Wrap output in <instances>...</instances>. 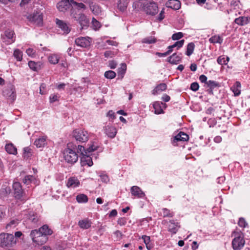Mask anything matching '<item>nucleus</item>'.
I'll return each instance as SVG.
<instances>
[{
  "label": "nucleus",
  "mask_w": 250,
  "mask_h": 250,
  "mask_svg": "<svg viewBox=\"0 0 250 250\" xmlns=\"http://www.w3.org/2000/svg\"><path fill=\"white\" fill-rule=\"evenodd\" d=\"M156 42V38H155L154 37H149L146 38L143 40V42L144 43H149V44L155 43V42Z\"/></svg>",
  "instance_id": "49"
},
{
  "label": "nucleus",
  "mask_w": 250,
  "mask_h": 250,
  "mask_svg": "<svg viewBox=\"0 0 250 250\" xmlns=\"http://www.w3.org/2000/svg\"><path fill=\"white\" fill-rule=\"evenodd\" d=\"M118 7L121 11H124L127 6V2L126 0H118Z\"/></svg>",
  "instance_id": "32"
},
{
  "label": "nucleus",
  "mask_w": 250,
  "mask_h": 250,
  "mask_svg": "<svg viewBox=\"0 0 250 250\" xmlns=\"http://www.w3.org/2000/svg\"><path fill=\"white\" fill-rule=\"evenodd\" d=\"M28 219L31 222L35 224L38 222L39 218L36 213L30 212L28 215Z\"/></svg>",
  "instance_id": "38"
},
{
  "label": "nucleus",
  "mask_w": 250,
  "mask_h": 250,
  "mask_svg": "<svg viewBox=\"0 0 250 250\" xmlns=\"http://www.w3.org/2000/svg\"><path fill=\"white\" fill-rule=\"evenodd\" d=\"M85 151H86V149H85L83 146L80 145L78 146V151L80 152L82 154V156L84 155Z\"/></svg>",
  "instance_id": "63"
},
{
  "label": "nucleus",
  "mask_w": 250,
  "mask_h": 250,
  "mask_svg": "<svg viewBox=\"0 0 250 250\" xmlns=\"http://www.w3.org/2000/svg\"><path fill=\"white\" fill-rule=\"evenodd\" d=\"M70 2H71L72 6H76L79 10L83 9L85 10L86 8V6L82 2H77L74 0H70Z\"/></svg>",
  "instance_id": "36"
},
{
  "label": "nucleus",
  "mask_w": 250,
  "mask_h": 250,
  "mask_svg": "<svg viewBox=\"0 0 250 250\" xmlns=\"http://www.w3.org/2000/svg\"><path fill=\"white\" fill-rule=\"evenodd\" d=\"M76 200L79 203H86L88 201V197L84 194H80L76 196Z\"/></svg>",
  "instance_id": "33"
},
{
  "label": "nucleus",
  "mask_w": 250,
  "mask_h": 250,
  "mask_svg": "<svg viewBox=\"0 0 250 250\" xmlns=\"http://www.w3.org/2000/svg\"><path fill=\"white\" fill-rule=\"evenodd\" d=\"M3 95L7 99L14 101L16 97V94L13 85L9 83L5 87L3 90Z\"/></svg>",
  "instance_id": "8"
},
{
  "label": "nucleus",
  "mask_w": 250,
  "mask_h": 250,
  "mask_svg": "<svg viewBox=\"0 0 250 250\" xmlns=\"http://www.w3.org/2000/svg\"><path fill=\"white\" fill-rule=\"evenodd\" d=\"M165 9L163 8L160 12L156 20L158 21H161L165 18Z\"/></svg>",
  "instance_id": "53"
},
{
  "label": "nucleus",
  "mask_w": 250,
  "mask_h": 250,
  "mask_svg": "<svg viewBox=\"0 0 250 250\" xmlns=\"http://www.w3.org/2000/svg\"><path fill=\"white\" fill-rule=\"evenodd\" d=\"M238 225L241 227L245 228L247 225V223L243 218H240L238 221Z\"/></svg>",
  "instance_id": "57"
},
{
  "label": "nucleus",
  "mask_w": 250,
  "mask_h": 250,
  "mask_svg": "<svg viewBox=\"0 0 250 250\" xmlns=\"http://www.w3.org/2000/svg\"><path fill=\"white\" fill-rule=\"evenodd\" d=\"M14 56L18 61H21L22 58V53L19 49H16L14 52Z\"/></svg>",
  "instance_id": "46"
},
{
  "label": "nucleus",
  "mask_w": 250,
  "mask_h": 250,
  "mask_svg": "<svg viewBox=\"0 0 250 250\" xmlns=\"http://www.w3.org/2000/svg\"><path fill=\"white\" fill-rule=\"evenodd\" d=\"M167 88V85L165 83H161L157 85L155 88L152 90V93L153 95H157L160 94L161 92L166 90Z\"/></svg>",
  "instance_id": "22"
},
{
  "label": "nucleus",
  "mask_w": 250,
  "mask_h": 250,
  "mask_svg": "<svg viewBox=\"0 0 250 250\" xmlns=\"http://www.w3.org/2000/svg\"><path fill=\"white\" fill-rule=\"evenodd\" d=\"M92 22L93 25L96 28H99L101 27L100 23L94 18L92 19Z\"/></svg>",
  "instance_id": "60"
},
{
  "label": "nucleus",
  "mask_w": 250,
  "mask_h": 250,
  "mask_svg": "<svg viewBox=\"0 0 250 250\" xmlns=\"http://www.w3.org/2000/svg\"><path fill=\"white\" fill-rule=\"evenodd\" d=\"M184 42V40L176 42L173 45L169 46L168 49V50H170L171 52L172 51V48L175 47H177L178 48H181L183 45Z\"/></svg>",
  "instance_id": "39"
},
{
  "label": "nucleus",
  "mask_w": 250,
  "mask_h": 250,
  "mask_svg": "<svg viewBox=\"0 0 250 250\" xmlns=\"http://www.w3.org/2000/svg\"><path fill=\"white\" fill-rule=\"evenodd\" d=\"M131 192L134 196L138 198H143L145 196V193L137 186H133L131 188Z\"/></svg>",
  "instance_id": "19"
},
{
  "label": "nucleus",
  "mask_w": 250,
  "mask_h": 250,
  "mask_svg": "<svg viewBox=\"0 0 250 250\" xmlns=\"http://www.w3.org/2000/svg\"><path fill=\"white\" fill-rule=\"evenodd\" d=\"M126 223V219L125 218H120L118 220V224L120 226H124Z\"/></svg>",
  "instance_id": "62"
},
{
  "label": "nucleus",
  "mask_w": 250,
  "mask_h": 250,
  "mask_svg": "<svg viewBox=\"0 0 250 250\" xmlns=\"http://www.w3.org/2000/svg\"><path fill=\"white\" fill-rule=\"evenodd\" d=\"M232 235L234 237L232 241V246L234 250H240L245 244L244 235L241 232L233 231Z\"/></svg>",
  "instance_id": "2"
},
{
  "label": "nucleus",
  "mask_w": 250,
  "mask_h": 250,
  "mask_svg": "<svg viewBox=\"0 0 250 250\" xmlns=\"http://www.w3.org/2000/svg\"><path fill=\"white\" fill-rule=\"evenodd\" d=\"M80 184V181L77 178L71 177L68 179L66 186L68 188H75L79 186Z\"/></svg>",
  "instance_id": "20"
},
{
  "label": "nucleus",
  "mask_w": 250,
  "mask_h": 250,
  "mask_svg": "<svg viewBox=\"0 0 250 250\" xmlns=\"http://www.w3.org/2000/svg\"><path fill=\"white\" fill-rule=\"evenodd\" d=\"M41 231H40V229L39 230L34 229L31 231L30 233V236L32 237V240H34L36 238V237H38L42 235Z\"/></svg>",
  "instance_id": "44"
},
{
  "label": "nucleus",
  "mask_w": 250,
  "mask_h": 250,
  "mask_svg": "<svg viewBox=\"0 0 250 250\" xmlns=\"http://www.w3.org/2000/svg\"><path fill=\"white\" fill-rule=\"evenodd\" d=\"M126 69V65L125 63H122L121 66L118 69V74L121 76L122 78L124 77Z\"/></svg>",
  "instance_id": "48"
},
{
  "label": "nucleus",
  "mask_w": 250,
  "mask_h": 250,
  "mask_svg": "<svg viewBox=\"0 0 250 250\" xmlns=\"http://www.w3.org/2000/svg\"><path fill=\"white\" fill-rule=\"evenodd\" d=\"M73 137L80 142H85L88 140V132L84 130L76 129L72 133Z\"/></svg>",
  "instance_id": "7"
},
{
  "label": "nucleus",
  "mask_w": 250,
  "mask_h": 250,
  "mask_svg": "<svg viewBox=\"0 0 250 250\" xmlns=\"http://www.w3.org/2000/svg\"><path fill=\"white\" fill-rule=\"evenodd\" d=\"M241 87V83L239 82H236L234 85L231 87V89L234 93L235 96H237L240 95L241 90L240 89Z\"/></svg>",
  "instance_id": "28"
},
{
  "label": "nucleus",
  "mask_w": 250,
  "mask_h": 250,
  "mask_svg": "<svg viewBox=\"0 0 250 250\" xmlns=\"http://www.w3.org/2000/svg\"><path fill=\"white\" fill-rule=\"evenodd\" d=\"M115 54H116L114 53V52L112 51H106L104 53V55L106 58H112L114 57L115 55Z\"/></svg>",
  "instance_id": "58"
},
{
  "label": "nucleus",
  "mask_w": 250,
  "mask_h": 250,
  "mask_svg": "<svg viewBox=\"0 0 250 250\" xmlns=\"http://www.w3.org/2000/svg\"><path fill=\"white\" fill-rule=\"evenodd\" d=\"M5 148L6 151L9 154H16L17 153L16 147L12 144L6 145Z\"/></svg>",
  "instance_id": "29"
},
{
  "label": "nucleus",
  "mask_w": 250,
  "mask_h": 250,
  "mask_svg": "<svg viewBox=\"0 0 250 250\" xmlns=\"http://www.w3.org/2000/svg\"><path fill=\"white\" fill-rule=\"evenodd\" d=\"M234 22L240 26L245 25L250 22V17L245 16L240 17L235 19Z\"/></svg>",
  "instance_id": "18"
},
{
  "label": "nucleus",
  "mask_w": 250,
  "mask_h": 250,
  "mask_svg": "<svg viewBox=\"0 0 250 250\" xmlns=\"http://www.w3.org/2000/svg\"><path fill=\"white\" fill-rule=\"evenodd\" d=\"M105 133L110 138H113L117 133V129L112 126L107 125L105 127Z\"/></svg>",
  "instance_id": "21"
},
{
  "label": "nucleus",
  "mask_w": 250,
  "mask_h": 250,
  "mask_svg": "<svg viewBox=\"0 0 250 250\" xmlns=\"http://www.w3.org/2000/svg\"><path fill=\"white\" fill-rule=\"evenodd\" d=\"M29 20L36 24L38 26H41L42 24V16L40 12L34 13L28 17Z\"/></svg>",
  "instance_id": "11"
},
{
  "label": "nucleus",
  "mask_w": 250,
  "mask_h": 250,
  "mask_svg": "<svg viewBox=\"0 0 250 250\" xmlns=\"http://www.w3.org/2000/svg\"><path fill=\"white\" fill-rule=\"evenodd\" d=\"M28 66L30 69L35 71H37L40 67V65L38 63L32 61H30L28 62Z\"/></svg>",
  "instance_id": "41"
},
{
  "label": "nucleus",
  "mask_w": 250,
  "mask_h": 250,
  "mask_svg": "<svg viewBox=\"0 0 250 250\" xmlns=\"http://www.w3.org/2000/svg\"><path fill=\"white\" fill-rule=\"evenodd\" d=\"M1 38L2 42H5V44H11L15 41L14 31L8 29L5 31L4 34L1 35Z\"/></svg>",
  "instance_id": "9"
},
{
  "label": "nucleus",
  "mask_w": 250,
  "mask_h": 250,
  "mask_svg": "<svg viewBox=\"0 0 250 250\" xmlns=\"http://www.w3.org/2000/svg\"><path fill=\"white\" fill-rule=\"evenodd\" d=\"M211 43H221L223 40L219 36H214L210 38L209 40Z\"/></svg>",
  "instance_id": "43"
},
{
  "label": "nucleus",
  "mask_w": 250,
  "mask_h": 250,
  "mask_svg": "<svg viewBox=\"0 0 250 250\" xmlns=\"http://www.w3.org/2000/svg\"><path fill=\"white\" fill-rule=\"evenodd\" d=\"M23 156L27 159L29 158L32 155L33 149L29 147H26L23 149Z\"/></svg>",
  "instance_id": "40"
},
{
  "label": "nucleus",
  "mask_w": 250,
  "mask_h": 250,
  "mask_svg": "<svg viewBox=\"0 0 250 250\" xmlns=\"http://www.w3.org/2000/svg\"><path fill=\"white\" fill-rule=\"evenodd\" d=\"M189 139V136L186 133H185L183 132H180L178 133L174 138L172 144L174 146H177V144H175V143H177L178 141H187Z\"/></svg>",
  "instance_id": "15"
},
{
  "label": "nucleus",
  "mask_w": 250,
  "mask_h": 250,
  "mask_svg": "<svg viewBox=\"0 0 250 250\" xmlns=\"http://www.w3.org/2000/svg\"><path fill=\"white\" fill-rule=\"evenodd\" d=\"M13 188L14 191V195L16 198L20 199L22 201H26L29 197L23 195V191L21 188V186L20 183L15 182L13 183Z\"/></svg>",
  "instance_id": "5"
},
{
  "label": "nucleus",
  "mask_w": 250,
  "mask_h": 250,
  "mask_svg": "<svg viewBox=\"0 0 250 250\" xmlns=\"http://www.w3.org/2000/svg\"><path fill=\"white\" fill-rule=\"evenodd\" d=\"M60 58L56 54H51L48 57L49 62L53 64H56L58 63Z\"/></svg>",
  "instance_id": "34"
},
{
  "label": "nucleus",
  "mask_w": 250,
  "mask_h": 250,
  "mask_svg": "<svg viewBox=\"0 0 250 250\" xmlns=\"http://www.w3.org/2000/svg\"><path fill=\"white\" fill-rule=\"evenodd\" d=\"M46 143V138L42 137L37 139L34 142V145L38 147H41L44 146Z\"/></svg>",
  "instance_id": "31"
},
{
  "label": "nucleus",
  "mask_w": 250,
  "mask_h": 250,
  "mask_svg": "<svg viewBox=\"0 0 250 250\" xmlns=\"http://www.w3.org/2000/svg\"><path fill=\"white\" fill-rule=\"evenodd\" d=\"M183 37V34L182 32H178L173 34L172 36L173 40H178Z\"/></svg>",
  "instance_id": "50"
},
{
  "label": "nucleus",
  "mask_w": 250,
  "mask_h": 250,
  "mask_svg": "<svg viewBox=\"0 0 250 250\" xmlns=\"http://www.w3.org/2000/svg\"><path fill=\"white\" fill-rule=\"evenodd\" d=\"M46 85L44 83H42L40 85V93L42 95L46 93L45 91Z\"/></svg>",
  "instance_id": "59"
},
{
  "label": "nucleus",
  "mask_w": 250,
  "mask_h": 250,
  "mask_svg": "<svg viewBox=\"0 0 250 250\" xmlns=\"http://www.w3.org/2000/svg\"><path fill=\"white\" fill-rule=\"evenodd\" d=\"M76 146L72 143H69L63 151V157L66 162L70 164L75 163L78 160V155L75 150Z\"/></svg>",
  "instance_id": "1"
},
{
  "label": "nucleus",
  "mask_w": 250,
  "mask_h": 250,
  "mask_svg": "<svg viewBox=\"0 0 250 250\" xmlns=\"http://www.w3.org/2000/svg\"><path fill=\"white\" fill-rule=\"evenodd\" d=\"M71 16L73 19L81 25L82 28L88 26L89 20L84 14L78 13L75 10L72 9L71 10Z\"/></svg>",
  "instance_id": "4"
},
{
  "label": "nucleus",
  "mask_w": 250,
  "mask_h": 250,
  "mask_svg": "<svg viewBox=\"0 0 250 250\" xmlns=\"http://www.w3.org/2000/svg\"><path fill=\"white\" fill-rule=\"evenodd\" d=\"M19 223V220L18 219H15L11 220L9 224H8L6 226V228H8L9 227H15L16 225Z\"/></svg>",
  "instance_id": "56"
},
{
  "label": "nucleus",
  "mask_w": 250,
  "mask_h": 250,
  "mask_svg": "<svg viewBox=\"0 0 250 250\" xmlns=\"http://www.w3.org/2000/svg\"><path fill=\"white\" fill-rule=\"evenodd\" d=\"M56 23L58 27L62 30L63 34H67L70 32V27L65 21L58 19H56Z\"/></svg>",
  "instance_id": "13"
},
{
  "label": "nucleus",
  "mask_w": 250,
  "mask_h": 250,
  "mask_svg": "<svg viewBox=\"0 0 250 250\" xmlns=\"http://www.w3.org/2000/svg\"><path fill=\"white\" fill-rule=\"evenodd\" d=\"M89 4L90 10L94 15H98L101 13V7L98 4L93 3L92 1L89 3Z\"/></svg>",
  "instance_id": "25"
},
{
  "label": "nucleus",
  "mask_w": 250,
  "mask_h": 250,
  "mask_svg": "<svg viewBox=\"0 0 250 250\" xmlns=\"http://www.w3.org/2000/svg\"><path fill=\"white\" fill-rule=\"evenodd\" d=\"M104 76L107 79H112L116 77V73L113 71L109 70L104 73Z\"/></svg>",
  "instance_id": "45"
},
{
  "label": "nucleus",
  "mask_w": 250,
  "mask_h": 250,
  "mask_svg": "<svg viewBox=\"0 0 250 250\" xmlns=\"http://www.w3.org/2000/svg\"><path fill=\"white\" fill-rule=\"evenodd\" d=\"M36 238L33 241L36 243L38 245H42L45 243L48 240V237L44 234H42L39 236L36 237Z\"/></svg>",
  "instance_id": "27"
},
{
  "label": "nucleus",
  "mask_w": 250,
  "mask_h": 250,
  "mask_svg": "<svg viewBox=\"0 0 250 250\" xmlns=\"http://www.w3.org/2000/svg\"><path fill=\"white\" fill-rule=\"evenodd\" d=\"M160 214L164 217H172L173 216V213L171 212L169 209L166 208H163L160 212Z\"/></svg>",
  "instance_id": "37"
},
{
  "label": "nucleus",
  "mask_w": 250,
  "mask_h": 250,
  "mask_svg": "<svg viewBox=\"0 0 250 250\" xmlns=\"http://www.w3.org/2000/svg\"><path fill=\"white\" fill-rule=\"evenodd\" d=\"M217 62L221 65L223 64H227V62H226V61L225 60V57L224 56H220L217 59Z\"/></svg>",
  "instance_id": "52"
},
{
  "label": "nucleus",
  "mask_w": 250,
  "mask_h": 250,
  "mask_svg": "<svg viewBox=\"0 0 250 250\" xmlns=\"http://www.w3.org/2000/svg\"><path fill=\"white\" fill-rule=\"evenodd\" d=\"M40 229L42 234H44L45 236L51 235L53 233V231L46 225H43Z\"/></svg>",
  "instance_id": "30"
},
{
  "label": "nucleus",
  "mask_w": 250,
  "mask_h": 250,
  "mask_svg": "<svg viewBox=\"0 0 250 250\" xmlns=\"http://www.w3.org/2000/svg\"><path fill=\"white\" fill-rule=\"evenodd\" d=\"M35 180V177L32 175H27L23 179V182L26 185H29Z\"/></svg>",
  "instance_id": "42"
},
{
  "label": "nucleus",
  "mask_w": 250,
  "mask_h": 250,
  "mask_svg": "<svg viewBox=\"0 0 250 250\" xmlns=\"http://www.w3.org/2000/svg\"><path fill=\"white\" fill-rule=\"evenodd\" d=\"M181 2L179 0H169L166 3V6L174 10H178L181 8Z\"/></svg>",
  "instance_id": "16"
},
{
  "label": "nucleus",
  "mask_w": 250,
  "mask_h": 250,
  "mask_svg": "<svg viewBox=\"0 0 250 250\" xmlns=\"http://www.w3.org/2000/svg\"><path fill=\"white\" fill-rule=\"evenodd\" d=\"M26 53L29 56L34 57L35 56V51L32 48H28L26 51Z\"/></svg>",
  "instance_id": "61"
},
{
  "label": "nucleus",
  "mask_w": 250,
  "mask_h": 250,
  "mask_svg": "<svg viewBox=\"0 0 250 250\" xmlns=\"http://www.w3.org/2000/svg\"><path fill=\"white\" fill-rule=\"evenodd\" d=\"M16 243V239L12 234L2 233L0 234V247L8 248Z\"/></svg>",
  "instance_id": "3"
},
{
  "label": "nucleus",
  "mask_w": 250,
  "mask_h": 250,
  "mask_svg": "<svg viewBox=\"0 0 250 250\" xmlns=\"http://www.w3.org/2000/svg\"><path fill=\"white\" fill-rule=\"evenodd\" d=\"M91 222L87 218L80 220L78 222V225L83 229H89L91 227Z\"/></svg>",
  "instance_id": "24"
},
{
  "label": "nucleus",
  "mask_w": 250,
  "mask_h": 250,
  "mask_svg": "<svg viewBox=\"0 0 250 250\" xmlns=\"http://www.w3.org/2000/svg\"><path fill=\"white\" fill-rule=\"evenodd\" d=\"M206 84L208 87L214 88L216 87H219V83L215 81L209 80L206 82Z\"/></svg>",
  "instance_id": "47"
},
{
  "label": "nucleus",
  "mask_w": 250,
  "mask_h": 250,
  "mask_svg": "<svg viewBox=\"0 0 250 250\" xmlns=\"http://www.w3.org/2000/svg\"><path fill=\"white\" fill-rule=\"evenodd\" d=\"M169 222L170 224L168 226V231L173 234H175L180 226L178 223H175L173 220H170Z\"/></svg>",
  "instance_id": "23"
},
{
  "label": "nucleus",
  "mask_w": 250,
  "mask_h": 250,
  "mask_svg": "<svg viewBox=\"0 0 250 250\" xmlns=\"http://www.w3.org/2000/svg\"><path fill=\"white\" fill-rule=\"evenodd\" d=\"M82 165L83 166L88 165L90 167L93 165V161L91 157L89 156V154L87 151H85L84 155H83L81 158Z\"/></svg>",
  "instance_id": "17"
},
{
  "label": "nucleus",
  "mask_w": 250,
  "mask_h": 250,
  "mask_svg": "<svg viewBox=\"0 0 250 250\" xmlns=\"http://www.w3.org/2000/svg\"><path fill=\"white\" fill-rule=\"evenodd\" d=\"M60 96L57 94H51L49 97V100L50 103H53L59 101Z\"/></svg>",
  "instance_id": "51"
},
{
  "label": "nucleus",
  "mask_w": 250,
  "mask_h": 250,
  "mask_svg": "<svg viewBox=\"0 0 250 250\" xmlns=\"http://www.w3.org/2000/svg\"><path fill=\"white\" fill-rule=\"evenodd\" d=\"M90 40L89 38L80 37L76 39L75 42L78 46L87 47L90 45Z\"/></svg>",
  "instance_id": "12"
},
{
  "label": "nucleus",
  "mask_w": 250,
  "mask_h": 250,
  "mask_svg": "<svg viewBox=\"0 0 250 250\" xmlns=\"http://www.w3.org/2000/svg\"><path fill=\"white\" fill-rule=\"evenodd\" d=\"M181 58L176 53H174L167 58V61L171 64H177L181 61Z\"/></svg>",
  "instance_id": "26"
},
{
  "label": "nucleus",
  "mask_w": 250,
  "mask_h": 250,
  "mask_svg": "<svg viewBox=\"0 0 250 250\" xmlns=\"http://www.w3.org/2000/svg\"><path fill=\"white\" fill-rule=\"evenodd\" d=\"M143 10L147 15H155L158 12V7L154 1L146 2L143 5Z\"/></svg>",
  "instance_id": "6"
},
{
  "label": "nucleus",
  "mask_w": 250,
  "mask_h": 250,
  "mask_svg": "<svg viewBox=\"0 0 250 250\" xmlns=\"http://www.w3.org/2000/svg\"><path fill=\"white\" fill-rule=\"evenodd\" d=\"M71 6V2H70L69 0H62L57 5L58 9L62 12H65L69 9Z\"/></svg>",
  "instance_id": "10"
},
{
  "label": "nucleus",
  "mask_w": 250,
  "mask_h": 250,
  "mask_svg": "<svg viewBox=\"0 0 250 250\" xmlns=\"http://www.w3.org/2000/svg\"><path fill=\"white\" fill-rule=\"evenodd\" d=\"M153 107L154 109V113L156 114H160L164 113L163 109L166 108L167 105L165 103L157 101L153 103Z\"/></svg>",
  "instance_id": "14"
},
{
  "label": "nucleus",
  "mask_w": 250,
  "mask_h": 250,
  "mask_svg": "<svg viewBox=\"0 0 250 250\" xmlns=\"http://www.w3.org/2000/svg\"><path fill=\"white\" fill-rule=\"evenodd\" d=\"M97 146H95L94 144H92L86 149V151H87V153L89 154V153L97 150Z\"/></svg>",
  "instance_id": "54"
},
{
  "label": "nucleus",
  "mask_w": 250,
  "mask_h": 250,
  "mask_svg": "<svg viewBox=\"0 0 250 250\" xmlns=\"http://www.w3.org/2000/svg\"><path fill=\"white\" fill-rule=\"evenodd\" d=\"M195 45L193 42L189 43L187 47L186 55L188 56H190L193 52Z\"/></svg>",
  "instance_id": "35"
},
{
  "label": "nucleus",
  "mask_w": 250,
  "mask_h": 250,
  "mask_svg": "<svg viewBox=\"0 0 250 250\" xmlns=\"http://www.w3.org/2000/svg\"><path fill=\"white\" fill-rule=\"evenodd\" d=\"M199 85L197 82L192 83L190 85V89L193 91H196L198 90Z\"/></svg>",
  "instance_id": "55"
},
{
  "label": "nucleus",
  "mask_w": 250,
  "mask_h": 250,
  "mask_svg": "<svg viewBox=\"0 0 250 250\" xmlns=\"http://www.w3.org/2000/svg\"><path fill=\"white\" fill-rule=\"evenodd\" d=\"M102 181L107 183L109 181V179L108 176L105 174L101 175L100 176Z\"/></svg>",
  "instance_id": "64"
}]
</instances>
